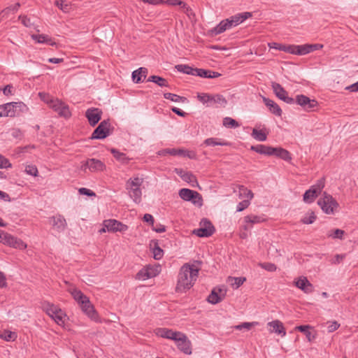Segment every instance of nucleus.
<instances>
[{
	"mask_svg": "<svg viewBox=\"0 0 358 358\" xmlns=\"http://www.w3.org/2000/svg\"><path fill=\"white\" fill-rule=\"evenodd\" d=\"M199 268L195 265L185 264L180 269L178 275L176 290L177 292H185L192 287L198 278Z\"/></svg>",
	"mask_w": 358,
	"mask_h": 358,
	"instance_id": "1",
	"label": "nucleus"
},
{
	"mask_svg": "<svg viewBox=\"0 0 358 358\" xmlns=\"http://www.w3.org/2000/svg\"><path fill=\"white\" fill-rule=\"evenodd\" d=\"M39 96L59 116L65 119H69L71 116L69 106L61 100L51 98L49 95L41 92L39 93Z\"/></svg>",
	"mask_w": 358,
	"mask_h": 358,
	"instance_id": "2",
	"label": "nucleus"
},
{
	"mask_svg": "<svg viewBox=\"0 0 358 358\" xmlns=\"http://www.w3.org/2000/svg\"><path fill=\"white\" fill-rule=\"evenodd\" d=\"M29 108L22 101L9 102L0 105V117H14L28 111Z\"/></svg>",
	"mask_w": 358,
	"mask_h": 358,
	"instance_id": "3",
	"label": "nucleus"
},
{
	"mask_svg": "<svg viewBox=\"0 0 358 358\" xmlns=\"http://www.w3.org/2000/svg\"><path fill=\"white\" fill-rule=\"evenodd\" d=\"M197 99L206 106L225 107L227 103V99L221 94H211L208 93H198Z\"/></svg>",
	"mask_w": 358,
	"mask_h": 358,
	"instance_id": "4",
	"label": "nucleus"
},
{
	"mask_svg": "<svg viewBox=\"0 0 358 358\" xmlns=\"http://www.w3.org/2000/svg\"><path fill=\"white\" fill-rule=\"evenodd\" d=\"M143 183V179L138 177L130 178L126 183V188L129 192V196L136 203L141 201L142 192L140 188Z\"/></svg>",
	"mask_w": 358,
	"mask_h": 358,
	"instance_id": "5",
	"label": "nucleus"
},
{
	"mask_svg": "<svg viewBox=\"0 0 358 358\" xmlns=\"http://www.w3.org/2000/svg\"><path fill=\"white\" fill-rule=\"evenodd\" d=\"M80 169L85 173L87 170L91 173L102 172L106 169V166L100 159L89 158L81 162Z\"/></svg>",
	"mask_w": 358,
	"mask_h": 358,
	"instance_id": "6",
	"label": "nucleus"
},
{
	"mask_svg": "<svg viewBox=\"0 0 358 358\" xmlns=\"http://www.w3.org/2000/svg\"><path fill=\"white\" fill-rule=\"evenodd\" d=\"M324 187V180L320 179L317 182L312 185L309 189L306 190L303 194V201L306 203H313L315 199L320 194Z\"/></svg>",
	"mask_w": 358,
	"mask_h": 358,
	"instance_id": "7",
	"label": "nucleus"
},
{
	"mask_svg": "<svg viewBox=\"0 0 358 358\" xmlns=\"http://www.w3.org/2000/svg\"><path fill=\"white\" fill-rule=\"evenodd\" d=\"M317 204L326 214H333L334 210L338 206V203L333 196L326 192H324L322 197L318 200Z\"/></svg>",
	"mask_w": 358,
	"mask_h": 358,
	"instance_id": "8",
	"label": "nucleus"
},
{
	"mask_svg": "<svg viewBox=\"0 0 358 358\" xmlns=\"http://www.w3.org/2000/svg\"><path fill=\"white\" fill-rule=\"evenodd\" d=\"M179 196L184 201H191L194 204H198L200 206L203 204L201 195L196 191L182 188L179 191Z\"/></svg>",
	"mask_w": 358,
	"mask_h": 358,
	"instance_id": "9",
	"label": "nucleus"
},
{
	"mask_svg": "<svg viewBox=\"0 0 358 358\" xmlns=\"http://www.w3.org/2000/svg\"><path fill=\"white\" fill-rule=\"evenodd\" d=\"M215 231V227L211 222L206 218H203L200 222V227L194 229L193 234L199 237H209L214 234Z\"/></svg>",
	"mask_w": 358,
	"mask_h": 358,
	"instance_id": "10",
	"label": "nucleus"
},
{
	"mask_svg": "<svg viewBox=\"0 0 358 358\" xmlns=\"http://www.w3.org/2000/svg\"><path fill=\"white\" fill-rule=\"evenodd\" d=\"M110 122L109 120H103L92 134V139H103L110 135Z\"/></svg>",
	"mask_w": 358,
	"mask_h": 358,
	"instance_id": "11",
	"label": "nucleus"
},
{
	"mask_svg": "<svg viewBox=\"0 0 358 358\" xmlns=\"http://www.w3.org/2000/svg\"><path fill=\"white\" fill-rule=\"evenodd\" d=\"M271 87L275 96L280 100L287 103L292 104L294 103V99L288 96L287 92L278 83L272 82Z\"/></svg>",
	"mask_w": 358,
	"mask_h": 358,
	"instance_id": "12",
	"label": "nucleus"
},
{
	"mask_svg": "<svg viewBox=\"0 0 358 358\" xmlns=\"http://www.w3.org/2000/svg\"><path fill=\"white\" fill-rule=\"evenodd\" d=\"M79 306L83 312L92 320L95 322L99 320V315L94 309V306L91 303L89 298L85 301H82V303H80Z\"/></svg>",
	"mask_w": 358,
	"mask_h": 358,
	"instance_id": "13",
	"label": "nucleus"
},
{
	"mask_svg": "<svg viewBox=\"0 0 358 358\" xmlns=\"http://www.w3.org/2000/svg\"><path fill=\"white\" fill-rule=\"evenodd\" d=\"M103 224L109 232H124L128 229L126 224L114 219L104 220Z\"/></svg>",
	"mask_w": 358,
	"mask_h": 358,
	"instance_id": "14",
	"label": "nucleus"
},
{
	"mask_svg": "<svg viewBox=\"0 0 358 358\" xmlns=\"http://www.w3.org/2000/svg\"><path fill=\"white\" fill-rule=\"evenodd\" d=\"M174 341L180 350L187 355L191 354V343L185 334L180 331Z\"/></svg>",
	"mask_w": 358,
	"mask_h": 358,
	"instance_id": "15",
	"label": "nucleus"
},
{
	"mask_svg": "<svg viewBox=\"0 0 358 358\" xmlns=\"http://www.w3.org/2000/svg\"><path fill=\"white\" fill-rule=\"evenodd\" d=\"M2 235L3 238V244L20 250H24L27 248V244L21 239L17 238L10 234Z\"/></svg>",
	"mask_w": 358,
	"mask_h": 358,
	"instance_id": "16",
	"label": "nucleus"
},
{
	"mask_svg": "<svg viewBox=\"0 0 358 358\" xmlns=\"http://www.w3.org/2000/svg\"><path fill=\"white\" fill-rule=\"evenodd\" d=\"M227 289L223 287L214 288L208 295L207 301L211 304H217L221 302L225 297Z\"/></svg>",
	"mask_w": 358,
	"mask_h": 358,
	"instance_id": "17",
	"label": "nucleus"
},
{
	"mask_svg": "<svg viewBox=\"0 0 358 358\" xmlns=\"http://www.w3.org/2000/svg\"><path fill=\"white\" fill-rule=\"evenodd\" d=\"M102 110L98 108H88L85 112L89 124L92 127H94L101 119Z\"/></svg>",
	"mask_w": 358,
	"mask_h": 358,
	"instance_id": "18",
	"label": "nucleus"
},
{
	"mask_svg": "<svg viewBox=\"0 0 358 358\" xmlns=\"http://www.w3.org/2000/svg\"><path fill=\"white\" fill-rule=\"evenodd\" d=\"M294 102L303 107L306 110H310L317 106V101L315 99H310L309 97L303 94L297 95Z\"/></svg>",
	"mask_w": 358,
	"mask_h": 358,
	"instance_id": "19",
	"label": "nucleus"
},
{
	"mask_svg": "<svg viewBox=\"0 0 358 358\" xmlns=\"http://www.w3.org/2000/svg\"><path fill=\"white\" fill-rule=\"evenodd\" d=\"M52 227L58 232L64 231L67 226L65 218L61 215H56L50 217Z\"/></svg>",
	"mask_w": 358,
	"mask_h": 358,
	"instance_id": "20",
	"label": "nucleus"
},
{
	"mask_svg": "<svg viewBox=\"0 0 358 358\" xmlns=\"http://www.w3.org/2000/svg\"><path fill=\"white\" fill-rule=\"evenodd\" d=\"M267 326L269 327L268 331L270 333H275L280 335L282 337H284L286 335V331L283 323L278 320L268 322Z\"/></svg>",
	"mask_w": 358,
	"mask_h": 358,
	"instance_id": "21",
	"label": "nucleus"
},
{
	"mask_svg": "<svg viewBox=\"0 0 358 358\" xmlns=\"http://www.w3.org/2000/svg\"><path fill=\"white\" fill-rule=\"evenodd\" d=\"M179 332L167 328H157L155 329V334L157 336L173 341L178 336Z\"/></svg>",
	"mask_w": 358,
	"mask_h": 358,
	"instance_id": "22",
	"label": "nucleus"
},
{
	"mask_svg": "<svg viewBox=\"0 0 358 358\" xmlns=\"http://www.w3.org/2000/svg\"><path fill=\"white\" fill-rule=\"evenodd\" d=\"M165 152L171 155L176 156V155H180L187 157L189 159H196V154L195 152L192 150H187L183 149H166Z\"/></svg>",
	"mask_w": 358,
	"mask_h": 358,
	"instance_id": "23",
	"label": "nucleus"
},
{
	"mask_svg": "<svg viewBox=\"0 0 358 358\" xmlns=\"http://www.w3.org/2000/svg\"><path fill=\"white\" fill-rule=\"evenodd\" d=\"M252 16V13L250 12H243L241 13H238L228 18L230 23L231 24L232 27H236L243 22H244L248 18Z\"/></svg>",
	"mask_w": 358,
	"mask_h": 358,
	"instance_id": "24",
	"label": "nucleus"
},
{
	"mask_svg": "<svg viewBox=\"0 0 358 358\" xmlns=\"http://www.w3.org/2000/svg\"><path fill=\"white\" fill-rule=\"evenodd\" d=\"M263 101L264 104L268 108L270 112L273 115L280 117L282 115V111L280 107L273 100L263 97Z\"/></svg>",
	"mask_w": 358,
	"mask_h": 358,
	"instance_id": "25",
	"label": "nucleus"
},
{
	"mask_svg": "<svg viewBox=\"0 0 358 358\" xmlns=\"http://www.w3.org/2000/svg\"><path fill=\"white\" fill-rule=\"evenodd\" d=\"M231 27H232V26H231V24L230 23L229 19H226V20H222L216 27L213 28L210 30V32L213 35L216 36V35L223 33L224 31H225L226 30H227Z\"/></svg>",
	"mask_w": 358,
	"mask_h": 358,
	"instance_id": "26",
	"label": "nucleus"
},
{
	"mask_svg": "<svg viewBox=\"0 0 358 358\" xmlns=\"http://www.w3.org/2000/svg\"><path fill=\"white\" fill-rule=\"evenodd\" d=\"M295 285L305 293H310L313 291V285L306 277H301L295 281Z\"/></svg>",
	"mask_w": 358,
	"mask_h": 358,
	"instance_id": "27",
	"label": "nucleus"
},
{
	"mask_svg": "<svg viewBox=\"0 0 358 358\" xmlns=\"http://www.w3.org/2000/svg\"><path fill=\"white\" fill-rule=\"evenodd\" d=\"M148 73V69L140 67L137 70L132 72V80L135 83H141L143 82L142 78H145Z\"/></svg>",
	"mask_w": 358,
	"mask_h": 358,
	"instance_id": "28",
	"label": "nucleus"
},
{
	"mask_svg": "<svg viewBox=\"0 0 358 358\" xmlns=\"http://www.w3.org/2000/svg\"><path fill=\"white\" fill-rule=\"evenodd\" d=\"M110 152L115 158V159L122 164H128L131 160V159L128 157L125 153L122 152L115 148H111Z\"/></svg>",
	"mask_w": 358,
	"mask_h": 358,
	"instance_id": "29",
	"label": "nucleus"
},
{
	"mask_svg": "<svg viewBox=\"0 0 358 358\" xmlns=\"http://www.w3.org/2000/svg\"><path fill=\"white\" fill-rule=\"evenodd\" d=\"M273 155L286 162H290L292 160L290 152L282 148H273Z\"/></svg>",
	"mask_w": 358,
	"mask_h": 358,
	"instance_id": "30",
	"label": "nucleus"
},
{
	"mask_svg": "<svg viewBox=\"0 0 358 358\" xmlns=\"http://www.w3.org/2000/svg\"><path fill=\"white\" fill-rule=\"evenodd\" d=\"M251 150L262 155L271 156L273 155V148L266 145H252Z\"/></svg>",
	"mask_w": 358,
	"mask_h": 358,
	"instance_id": "31",
	"label": "nucleus"
},
{
	"mask_svg": "<svg viewBox=\"0 0 358 358\" xmlns=\"http://www.w3.org/2000/svg\"><path fill=\"white\" fill-rule=\"evenodd\" d=\"M312 327L310 325H300L296 326L295 327V330L303 332L306 335V337L307 338L308 341H312L313 340L315 339V336L313 334L311 331H310V329Z\"/></svg>",
	"mask_w": 358,
	"mask_h": 358,
	"instance_id": "32",
	"label": "nucleus"
},
{
	"mask_svg": "<svg viewBox=\"0 0 358 358\" xmlns=\"http://www.w3.org/2000/svg\"><path fill=\"white\" fill-rule=\"evenodd\" d=\"M43 310L51 317L52 315H55V313L60 308L53 303L48 301H44L42 304Z\"/></svg>",
	"mask_w": 358,
	"mask_h": 358,
	"instance_id": "33",
	"label": "nucleus"
},
{
	"mask_svg": "<svg viewBox=\"0 0 358 358\" xmlns=\"http://www.w3.org/2000/svg\"><path fill=\"white\" fill-rule=\"evenodd\" d=\"M33 40L36 41L38 43H47L50 45H55V42L52 41V39L48 36L45 34H33L31 36Z\"/></svg>",
	"mask_w": 358,
	"mask_h": 358,
	"instance_id": "34",
	"label": "nucleus"
},
{
	"mask_svg": "<svg viewBox=\"0 0 358 358\" xmlns=\"http://www.w3.org/2000/svg\"><path fill=\"white\" fill-rule=\"evenodd\" d=\"M147 81L155 83L159 87H169V86L168 81L165 78L158 76H151L148 78Z\"/></svg>",
	"mask_w": 358,
	"mask_h": 358,
	"instance_id": "35",
	"label": "nucleus"
},
{
	"mask_svg": "<svg viewBox=\"0 0 358 358\" xmlns=\"http://www.w3.org/2000/svg\"><path fill=\"white\" fill-rule=\"evenodd\" d=\"M176 69L185 74L194 76L196 68L191 67L187 64H178L175 66Z\"/></svg>",
	"mask_w": 358,
	"mask_h": 358,
	"instance_id": "36",
	"label": "nucleus"
},
{
	"mask_svg": "<svg viewBox=\"0 0 358 358\" xmlns=\"http://www.w3.org/2000/svg\"><path fill=\"white\" fill-rule=\"evenodd\" d=\"M203 143L207 146H215V145H228L229 143L222 141L217 138H208L206 139Z\"/></svg>",
	"mask_w": 358,
	"mask_h": 358,
	"instance_id": "37",
	"label": "nucleus"
},
{
	"mask_svg": "<svg viewBox=\"0 0 358 358\" xmlns=\"http://www.w3.org/2000/svg\"><path fill=\"white\" fill-rule=\"evenodd\" d=\"M245 277H229L227 282L235 289L238 288L245 282Z\"/></svg>",
	"mask_w": 358,
	"mask_h": 358,
	"instance_id": "38",
	"label": "nucleus"
},
{
	"mask_svg": "<svg viewBox=\"0 0 358 358\" xmlns=\"http://www.w3.org/2000/svg\"><path fill=\"white\" fill-rule=\"evenodd\" d=\"M66 316V314L60 308L58 310L55 315H52L50 317L54 320V321L60 326H62L64 324V317Z\"/></svg>",
	"mask_w": 358,
	"mask_h": 358,
	"instance_id": "39",
	"label": "nucleus"
},
{
	"mask_svg": "<svg viewBox=\"0 0 358 358\" xmlns=\"http://www.w3.org/2000/svg\"><path fill=\"white\" fill-rule=\"evenodd\" d=\"M252 136L257 141H265L267 138V133L262 129L259 130L255 128L252 129Z\"/></svg>",
	"mask_w": 358,
	"mask_h": 358,
	"instance_id": "40",
	"label": "nucleus"
},
{
	"mask_svg": "<svg viewBox=\"0 0 358 358\" xmlns=\"http://www.w3.org/2000/svg\"><path fill=\"white\" fill-rule=\"evenodd\" d=\"M71 294L73 296V298L78 302V304L82 303V301L86 300L88 296L85 295L80 290L77 289H73L72 291H71Z\"/></svg>",
	"mask_w": 358,
	"mask_h": 358,
	"instance_id": "41",
	"label": "nucleus"
},
{
	"mask_svg": "<svg viewBox=\"0 0 358 358\" xmlns=\"http://www.w3.org/2000/svg\"><path fill=\"white\" fill-rule=\"evenodd\" d=\"M0 337L6 341H14L17 338V334L14 331L4 330L0 332Z\"/></svg>",
	"mask_w": 358,
	"mask_h": 358,
	"instance_id": "42",
	"label": "nucleus"
},
{
	"mask_svg": "<svg viewBox=\"0 0 358 358\" xmlns=\"http://www.w3.org/2000/svg\"><path fill=\"white\" fill-rule=\"evenodd\" d=\"M181 178L184 181L190 183L192 186H194V183L197 184L196 176L191 172L183 173V174L181 175Z\"/></svg>",
	"mask_w": 358,
	"mask_h": 358,
	"instance_id": "43",
	"label": "nucleus"
},
{
	"mask_svg": "<svg viewBox=\"0 0 358 358\" xmlns=\"http://www.w3.org/2000/svg\"><path fill=\"white\" fill-rule=\"evenodd\" d=\"M238 192L240 197H247L248 200H251L254 196L252 192L243 185L239 186Z\"/></svg>",
	"mask_w": 358,
	"mask_h": 358,
	"instance_id": "44",
	"label": "nucleus"
},
{
	"mask_svg": "<svg viewBox=\"0 0 358 358\" xmlns=\"http://www.w3.org/2000/svg\"><path fill=\"white\" fill-rule=\"evenodd\" d=\"M153 257L156 260H159L163 257L164 251L162 249L159 248L157 242L154 243V246L152 248Z\"/></svg>",
	"mask_w": 358,
	"mask_h": 358,
	"instance_id": "45",
	"label": "nucleus"
},
{
	"mask_svg": "<svg viewBox=\"0 0 358 358\" xmlns=\"http://www.w3.org/2000/svg\"><path fill=\"white\" fill-rule=\"evenodd\" d=\"M145 268L147 270L148 274L151 275V278L157 276L161 271V267L159 265H148L145 266Z\"/></svg>",
	"mask_w": 358,
	"mask_h": 358,
	"instance_id": "46",
	"label": "nucleus"
},
{
	"mask_svg": "<svg viewBox=\"0 0 358 358\" xmlns=\"http://www.w3.org/2000/svg\"><path fill=\"white\" fill-rule=\"evenodd\" d=\"M164 97L166 99L171 100V101H173V102H180V101H184L185 100H186V98H185V97H182L179 95L172 94L170 92L164 93Z\"/></svg>",
	"mask_w": 358,
	"mask_h": 358,
	"instance_id": "47",
	"label": "nucleus"
},
{
	"mask_svg": "<svg viewBox=\"0 0 358 358\" xmlns=\"http://www.w3.org/2000/svg\"><path fill=\"white\" fill-rule=\"evenodd\" d=\"M223 125L228 128H236L239 127L238 122L229 117H226L223 119Z\"/></svg>",
	"mask_w": 358,
	"mask_h": 358,
	"instance_id": "48",
	"label": "nucleus"
},
{
	"mask_svg": "<svg viewBox=\"0 0 358 358\" xmlns=\"http://www.w3.org/2000/svg\"><path fill=\"white\" fill-rule=\"evenodd\" d=\"M55 4L64 13H69L71 8V4L66 3L62 0L55 1Z\"/></svg>",
	"mask_w": 358,
	"mask_h": 358,
	"instance_id": "49",
	"label": "nucleus"
},
{
	"mask_svg": "<svg viewBox=\"0 0 358 358\" xmlns=\"http://www.w3.org/2000/svg\"><path fill=\"white\" fill-rule=\"evenodd\" d=\"M268 45L270 48L281 50L285 52H287L289 48V45H284L275 42L269 43Z\"/></svg>",
	"mask_w": 358,
	"mask_h": 358,
	"instance_id": "50",
	"label": "nucleus"
},
{
	"mask_svg": "<svg viewBox=\"0 0 358 358\" xmlns=\"http://www.w3.org/2000/svg\"><path fill=\"white\" fill-rule=\"evenodd\" d=\"M136 279L139 280H145L151 278V275H149L147 270L143 267L136 275Z\"/></svg>",
	"mask_w": 358,
	"mask_h": 358,
	"instance_id": "51",
	"label": "nucleus"
},
{
	"mask_svg": "<svg viewBox=\"0 0 358 358\" xmlns=\"http://www.w3.org/2000/svg\"><path fill=\"white\" fill-rule=\"evenodd\" d=\"M244 220L246 223H250V224L259 223V222H263V220H264L261 217L257 216V215H254L245 216Z\"/></svg>",
	"mask_w": 358,
	"mask_h": 358,
	"instance_id": "52",
	"label": "nucleus"
},
{
	"mask_svg": "<svg viewBox=\"0 0 358 358\" xmlns=\"http://www.w3.org/2000/svg\"><path fill=\"white\" fill-rule=\"evenodd\" d=\"M316 220V215L314 212L309 213L307 215L301 219L303 224H313Z\"/></svg>",
	"mask_w": 358,
	"mask_h": 358,
	"instance_id": "53",
	"label": "nucleus"
},
{
	"mask_svg": "<svg viewBox=\"0 0 358 358\" xmlns=\"http://www.w3.org/2000/svg\"><path fill=\"white\" fill-rule=\"evenodd\" d=\"M258 323L256 322H243L240 324L234 326V329L236 330H242L243 329H245L247 330L250 329L252 327L257 325Z\"/></svg>",
	"mask_w": 358,
	"mask_h": 358,
	"instance_id": "54",
	"label": "nucleus"
},
{
	"mask_svg": "<svg viewBox=\"0 0 358 358\" xmlns=\"http://www.w3.org/2000/svg\"><path fill=\"white\" fill-rule=\"evenodd\" d=\"M259 266L265 269L266 271L273 272L275 271L277 269V266L275 264L271 263V262H264V263H259Z\"/></svg>",
	"mask_w": 358,
	"mask_h": 358,
	"instance_id": "55",
	"label": "nucleus"
},
{
	"mask_svg": "<svg viewBox=\"0 0 358 358\" xmlns=\"http://www.w3.org/2000/svg\"><path fill=\"white\" fill-rule=\"evenodd\" d=\"M25 172L30 176H36L38 174V169L36 166L27 165L25 168Z\"/></svg>",
	"mask_w": 358,
	"mask_h": 358,
	"instance_id": "56",
	"label": "nucleus"
},
{
	"mask_svg": "<svg viewBox=\"0 0 358 358\" xmlns=\"http://www.w3.org/2000/svg\"><path fill=\"white\" fill-rule=\"evenodd\" d=\"M250 200L246 199V200H243V201H241L240 203H238V204L237 205L236 211L241 212L243 210H245V208H247L250 203Z\"/></svg>",
	"mask_w": 358,
	"mask_h": 358,
	"instance_id": "57",
	"label": "nucleus"
},
{
	"mask_svg": "<svg viewBox=\"0 0 358 358\" xmlns=\"http://www.w3.org/2000/svg\"><path fill=\"white\" fill-rule=\"evenodd\" d=\"M194 72H195L194 76H199L201 78H208L209 70L196 68V70L194 71Z\"/></svg>",
	"mask_w": 358,
	"mask_h": 358,
	"instance_id": "58",
	"label": "nucleus"
},
{
	"mask_svg": "<svg viewBox=\"0 0 358 358\" xmlns=\"http://www.w3.org/2000/svg\"><path fill=\"white\" fill-rule=\"evenodd\" d=\"M288 53L292 55H300V46L299 45H289Z\"/></svg>",
	"mask_w": 358,
	"mask_h": 358,
	"instance_id": "59",
	"label": "nucleus"
},
{
	"mask_svg": "<svg viewBox=\"0 0 358 358\" xmlns=\"http://www.w3.org/2000/svg\"><path fill=\"white\" fill-rule=\"evenodd\" d=\"M161 3L170 6H185V2L181 0H162Z\"/></svg>",
	"mask_w": 358,
	"mask_h": 358,
	"instance_id": "60",
	"label": "nucleus"
},
{
	"mask_svg": "<svg viewBox=\"0 0 358 358\" xmlns=\"http://www.w3.org/2000/svg\"><path fill=\"white\" fill-rule=\"evenodd\" d=\"M334 236L333 239H343V236L345 234V231L340 229H333Z\"/></svg>",
	"mask_w": 358,
	"mask_h": 358,
	"instance_id": "61",
	"label": "nucleus"
},
{
	"mask_svg": "<svg viewBox=\"0 0 358 358\" xmlns=\"http://www.w3.org/2000/svg\"><path fill=\"white\" fill-rule=\"evenodd\" d=\"M345 257V254L341 255H336L333 259L330 260L331 264H340Z\"/></svg>",
	"mask_w": 358,
	"mask_h": 358,
	"instance_id": "62",
	"label": "nucleus"
},
{
	"mask_svg": "<svg viewBox=\"0 0 358 358\" xmlns=\"http://www.w3.org/2000/svg\"><path fill=\"white\" fill-rule=\"evenodd\" d=\"M9 167H11V164L9 162L8 159L0 154V169H6Z\"/></svg>",
	"mask_w": 358,
	"mask_h": 358,
	"instance_id": "63",
	"label": "nucleus"
},
{
	"mask_svg": "<svg viewBox=\"0 0 358 358\" xmlns=\"http://www.w3.org/2000/svg\"><path fill=\"white\" fill-rule=\"evenodd\" d=\"M300 46V55H305L310 52V44H303V45H299Z\"/></svg>",
	"mask_w": 358,
	"mask_h": 358,
	"instance_id": "64",
	"label": "nucleus"
}]
</instances>
